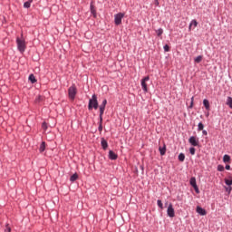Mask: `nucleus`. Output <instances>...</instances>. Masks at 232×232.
Masks as SVG:
<instances>
[{"label": "nucleus", "instance_id": "1", "mask_svg": "<svg viewBox=\"0 0 232 232\" xmlns=\"http://www.w3.org/2000/svg\"><path fill=\"white\" fill-rule=\"evenodd\" d=\"M99 102L97 101V95L93 94L92 98L89 100L88 110L92 111V110H98Z\"/></svg>", "mask_w": 232, "mask_h": 232}, {"label": "nucleus", "instance_id": "2", "mask_svg": "<svg viewBox=\"0 0 232 232\" xmlns=\"http://www.w3.org/2000/svg\"><path fill=\"white\" fill-rule=\"evenodd\" d=\"M16 44L17 48L20 53H24V51L26 50V42L24 38H16Z\"/></svg>", "mask_w": 232, "mask_h": 232}, {"label": "nucleus", "instance_id": "3", "mask_svg": "<svg viewBox=\"0 0 232 232\" xmlns=\"http://www.w3.org/2000/svg\"><path fill=\"white\" fill-rule=\"evenodd\" d=\"M68 95H69V99H71V101H74L75 95H77V87L75 86V84L72 85L68 89Z\"/></svg>", "mask_w": 232, "mask_h": 232}, {"label": "nucleus", "instance_id": "4", "mask_svg": "<svg viewBox=\"0 0 232 232\" xmlns=\"http://www.w3.org/2000/svg\"><path fill=\"white\" fill-rule=\"evenodd\" d=\"M124 18V13H119L114 15V23L117 26L122 23V19Z\"/></svg>", "mask_w": 232, "mask_h": 232}, {"label": "nucleus", "instance_id": "5", "mask_svg": "<svg viewBox=\"0 0 232 232\" xmlns=\"http://www.w3.org/2000/svg\"><path fill=\"white\" fill-rule=\"evenodd\" d=\"M148 81H150V76H146L141 79V88L145 93H148Z\"/></svg>", "mask_w": 232, "mask_h": 232}, {"label": "nucleus", "instance_id": "6", "mask_svg": "<svg viewBox=\"0 0 232 232\" xmlns=\"http://www.w3.org/2000/svg\"><path fill=\"white\" fill-rule=\"evenodd\" d=\"M167 215L170 218H173V217H175V208H173V204H171V203L168 207Z\"/></svg>", "mask_w": 232, "mask_h": 232}, {"label": "nucleus", "instance_id": "7", "mask_svg": "<svg viewBox=\"0 0 232 232\" xmlns=\"http://www.w3.org/2000/svg\"><path fill=\"white\" fill-rule=\"evenodd\" d=\"M106 104H108V101L104 99L100 105V115H104V111L106 110Z\"/></svg>", "mask_w": 232, "mask_h": 232}, {"label": "nucleus", "instance_id": "8", "mask_svg": "<svg viewBox=\"0 0 232 232\" xmlns=\"http://www.w3.org/2000/svg\"><path fill=\"white\" fill-rule=\"evenodd\" d=\"M188 142L191 144V146H198V139H197L195 136H191L188 139Z\"/></svg>", "mask_w": 232, "mask_h": 232}, {"label": "nucleus", "instance_id": "9", "mask_svg": "<svg viewBox=\"0 0 232 232\" xmlns=\"http://www.w3.org/2000/svg\"><path fill=\"white\" fill-rule=\"evenodd\" d=\"M196 211L197 213H198V215H201L202 217L207 215L206 209L202 208L201 207H197Z\"/></svg>", "mask_w": 232, "mask_h": 232}, {"label": "nucleus", "instance_id": "10", "mask_svg": "<svg viewBox=\"0 0 232 232\" xmlns=\"http://www.w3.org/2000/svg\"><path fill=\"white\" fill-rule=\"evenodd\" d=\"M197 28V26H198V22H197V20H192L189 24V26H188V32H191V28Z\"/></svg>", "mask_w": 232, "mask_h": 232}, {"label": "nucleus", "instance_id": "11", "mask_svg": "<svg viewBox=\"0 0 232 232\" xmlns=\"http://www.w3.org/2000/svg\"><path fill=\"white\" fill-rule=\"evenodd\" d=\"M117 154L113 152V150L109 151V159H111V160H117Z\"/></svg>", "mask_w": 232, "mask_h": 232}, {"label": "nucleus", "instance_id": "12", "mask_svg": "<svg viewBox=\"0 0 232 232\" xmlns=\"http://www.w3.org/2000/svg\"><path fill=\"white\" fill-rule=\"evenodd\" d=\"M159 151L161 156L166 155V144H164L163 147H159Z\"/></svg>", "mask_w": 232, "mask_h": 232}, {"label": "nucleus", "instance_id": "13", "mask_svg": "<svg viewBox=\"0 0 232 232\" xmlns=\"http://www.w3.org/2000/svg\"><path fill=\"white\" fill-rule=\"evenodd\" d=\"M44 150H46V142L43 141L41 143L40 149H39L40 153H43V151H44Z\"/></svg>", "mask_w": 232, "mask_h": 232}, {"label": "nucleus", "instance_id": "14", "mask_svg": "<svg viewBox=\"0 0 232 232\" xmlns=\"http://www.w3.org/2000/svg\"><path fill=\"white\" fill-rule=\"evenodd\" d=\"M98 130L100 131V133L102 131V115H100Z\"/></svg>", "mask_w": 232, "mask_h": 232}, {"label": "nucleus", "instance_id": "15", "mask_svg": "<svg viewBox=\"0 0 232 232\" xmlns=\"http://www.w3.org/2000/svg\"><path fill=\"white\" fill-rule=\"evenodd\" d=\"M32 3H34V0H28L24 4V8H30Z\"/></svg>", "mask_w": 232, "mask_h": 232}, {"label": "nucleus", "instance_id": "16", "mask_svg": "<svg viewBox=\"0 0 232 232\" xmlns=\"http://www.w3.org/2000/svg\"><path fill=\"white\" fill-rule=\"evenodd\" d=\"M29 81L32 82V84H34V82H37V80L35 79V76L34 74L29 75Z\"/></svg>", "mask_w": 232, "mask_h": 232}, {"label": "nucleus", "instance_id": "17", "mask_svg": "<svg viewBox=\"0 0 232 232\" xmlns=\"http://www.w3.org/2000/svg\"><path fill=\"white\" fill-rule=\"evenodd\" d=\"M231 161V157H229V155L225 154L223 157V162H230Z\"/></svg>", "mask_w": 232, "mask_h": 232}, {"label": "nucleus", "instance_id": "18", "mask_svg": "<svg viewBox=\"0 0 232 232\" xmlns=\"http://www.w3.org/2000/svg\"><path fill=\"white\" fill-rule=\"evenodd\" d=\"M78 179H79V175H77V173H75L72 176H71L70 180H71V182H75V180H77Z\"/></svg>", "mask_w": 232, "mask_h": 232}, {"label": "nucleus", "instance_id": "19", "mask_svg": "<svg viewBox=\"0 0 232 232\" xmlns=\"http://www.w3.org/2000/svg\"><path fill=\"white\" fill-rule=\"evenodd\" d=\"M190 186H192V188H195L197 186V179L195 178L190 179Z\"/></svg>", "mask_w": 232, "mask_h": 232}, {"label": "nucleus", "instance_id": "20", "mask_svg": "<svg viewBox=\"0 0 232 232\" xmlns=\"http://www.w3.org/2000/svg\"><path fill=\"white\" fill-rule=\"evenodd\" d=\"M102 146L103 150H106V148H108V141H106V140L102 139Z\"/></svg>", "mask_w": 232, "mask_h": 232}, {"label": "nucleus", "instance_id": "21", "mask_svg": "<svg viewBox=\"0 0 232 232\" xmlns=\"http://www.w3.org/2000/svg\"><path fill=\"white\" fill-rule=\"evenodd\" d=\"M203 56L199 55L194 59V62L198 64V63H202Z\"/></svg>", "mask_w": 232, "mask_h": 232}, {"label": "nucleus", "instance_id": "22", "mask_svg": "<svg viewBox=\"0 0 232 232\" xmlns=\"http://www.w3.org/2000/svg\"><path fill=\"white\" fill-rule=\"evenodd\" d=\"M203 104H204L206 110H209V101H208L207 99H205V100L203 101Z\"/></svg>", "mask_w": 232, "mask_h": 232}, {"label": "nucleus", "instance_id": "23", "mask_svg": "<svg viewBox=\"0 0 232 232\" xmlns=\"http://www.w3.org/2000/svg\"><path fill=\"white\" fill-rule=\"evenodd\" d=\"M185 159H186V156L184 155V153H180V154L179 155V162H184Z\"/></svg>", "mask_w": 232, "mask_h": 232}, {"label": "nucleus", "instance_id": "24", "mask_svg": "<svg viewBox=\"0 0 232 232\" xmlns=\"http://www.w3.org/2000/svg\"><path fill=\"white\" fill-rule=\"evenodd\" d=\"M91 13L92 14L93 17H97V12L95 11V7L91 5Z\"/></svg>", "mask_w": 232, "mask_h": 232}, {"label": "nucleus", "instance_id": "25", "mask_svg": "<svg viewBox=\"0 0 232 232\" xmlns=\"http://www.w3.org/2000/svg\"><path fill=\"white\" fill-rule=\"evenodd\" d=\"M156 34H157L158 37H160V35H162V34H164V30H162V28H160L156 31Z\"/></svg>", "mask_w": 232, "mask_h": 232}, {"label": "nucleus", "instance_id": "26", "mask_svg": "<svg viewBox=\"0 0 232 232\" xmlns=\"http://www.w3.org/2000/svg\"><path fill=\"white\" fill-rule=\"evenodd\" d=\"M227 106H229V108L232 109V98L231 97L227 98Z\"/></svg>", "mask_w": 232, "mask_h": 232}, {"label": "nucleus", "instance_id": "27", "mask_svg": "<svg viewBox=\"0 0 232 232\" xmlns=\"http://www.w3.org/2000/svg\"><path fill=\"white\" fill-rule=\"evenodd\" d=\"M198 131H202L204 130V124L202 122H199L198 125Z\"/></svg>", "mask_w": 232, "mask_h": 232}, {"label": "nucleus", "instance_id": "28", "mask_svg": "<svg viewBox=\"0 0 232 232\" xmlns=\"http://www.w3.org/2000/svg\"><path fill=\"white\" fill-rule=\"evenodd\" d=\"M225 183L227 184V186H232V178H230L229 179H226Z\"/></svg>", "mask_w": 232, "mask_h": 232}, {"label": "nucleus", "instance_id": "29", "mask_svg": "<svg viewBox=\"0 0 232 232\" xmlns=\"http://www.w3.org/2000/svg\"><path fill=\"white\" fill-rule=\"evenodd\" d=\"M158 206H159V208H160V209H163L164 208V207H163V205H162V200H160V199H158Z\"/></svg>", "mask_w": 232, "mask_h": 232}, {"label": "nucleus", "instance_id": "30", "mask_svg": "<svg viewBox=\"0 0 232 232\" xmlns=\"http://www.w3.org/2000/svg\"><path fill=\"white\" fill-rule=\"evenodd\" d=\"M42 128H43V130H44V131H46L48 130V125L46 124V122H44L42 124Z\"/></svg>", "mask_w": 232, "mask_h": 232}, {"label": "nucleus", "instance_id": "31", "mask_svg": "<svg viewBox=\"0 0 232 232\" xmlns=\"http://www.w3.org/2000/svg\"><path fill=\"white\" fill-rule=\"evenodd\" d=\"M5 232H11L12 231V228L10 227V226L8 224L5 226Z\"/></svg>", "mask_w": 232, "mask_h": 232}, {"label": "nucleus", "instance_id": "32", "mask_svg": "<svg viewBox=\"0 0 232 232\" xmlns=\"http://www.w3.org/2000/svg\"><path fill=\"white\" fill-rule=\"evenodd\" d=\"M195 151H196L195 148L191 147V148L189 149L190 154L195 155Z\"/></svg>", "mask_w": 232, "mask_h": 232}, {"label": "nucleus", "instance_id": "33", "mask_svg": "<svg viewBox=\"0 0 232 232\" xmlns=\"http://www.w3.org/2000/svg\"><path fill=\"white\" fill-rule=\"evenodd\" d=\"M218 171H224V166L218 165Z\"/></svg>", "mask_w": 232, "mask_h": 232}, {"label": "nucleus", "instance_id": "34", "mask_svg": "<svg viewBox=\"0 0 232 232\" xmlns=\"http://www.w3.org/2000/svg\"><path fill=\"white\" fill-rule=\"evenodd\" d=\"M163 49L165 52H169V45L168 44L164 45Z\"/></svg>", "mask_w": 232, "mask_h": 232}, {"label": "nucleus", "instance_id": "35", "mask_svg": "<svg viewBox=\"0 0 232 232\" xmlns=\"http://www.w3.org/2000/svg\"><path fill=\"white\" fill-rule=\"evenodd\" d=\"M35 101L36 102H41V101H43V96H38Z\"/></svg>", "mask_w": 232, "mask_h": 232}, {"label": "nucleus", "instance_id": "36", "mask_svg": "<svg viewBox=\"0 0 232 232\" xmlns=\"http://www.w3.org/2000/svg\"><path fill=\"white\" fill-rule=\"evenodd\" d=\"M226 191H227L228 193H231V191H232L231 186H228V187L226 188Z\"/></svg>", "mask_w": 232, "mask_h": 232}, {"label": "nucleus", "instance_id": "37", "mask_svg": "<svg viewBox=\"0 0 232 232\" xmlns=\"http://www.w3.org/2000/svg\"><path fill=\"white\" fill-rule=\"evenodd\" d=\"M196 193H200V190L198 189V186L196 185V187H193Z\"/></svg>", "mask_w": 232, "mask_h": 232}, {"label": "nucleus", "instance_id": "38", "mask_svg": "<svg viewBox=\"0 0 232 232\" xmlns=\"http://www.w3.org/2000/svg\"><path fill=\"white\" fill-rule=\"evenodd\" d=\"M225 169H231V166L226 165Z\"/></svg>", "mask_w": 232, "mask_h": 232}, {"label": "nucleus", "instance_id": "39", "mask_svg": "<svg viewBox=\"0 0 232 232\" xmlns=\"http://www.w3.org/2000/svg\"><path fill=\"white\" fill-rule=\"evenodd\" d=\"M190 108H193V97L191 98V104H190Z\"/></svg>", "mask_w": 232, "mask_h": 232}, {"label": "nucleus", "instance_id": "40", "mask_svg": "<svg viewBox=\"0 0 232 232\" xmlns=\"http://www.w3.org/2000/svg\"><path fill=\"white\" fill-rule=\"evenodd\" d=\"M202 133L203 135H208V130H203Z\"/></svg>", "mask_w": 232, "mask_h": 232}, {"label": "nucleus", "instance_id": "41", "mask_svg": "<svg viewBox=\"0 0 232 232\" xmlns=\"http://www.w3.org/2000/svg\"><path fill=\"white\" fill-rule=\"evenodd\" d=\"M156 5H159V0H156Z\"/></svg>", "mask_w": 232, "mask_h": 232}]
</instances>
